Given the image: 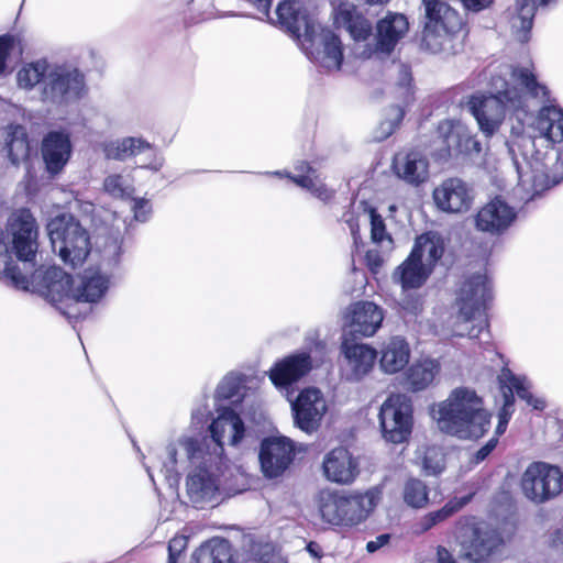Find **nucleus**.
<instances>
[{"mask_svg":"<svg viewBox=\"0 0 563 563\" xmlns=\"http://www.w3.org/2000/svg\"><path fill=\"white\" fill-rule=\"evenodd\" d=\"M86 92L84 76L76 68L54 66L42 88L44 102L65 106L81 98Z\"/></svg>","mask_w":563,"mask_h":563,"instance_id":"obj_13","label":"nucleus"},{"mask_svg":"<svg viewBox=\"0 0 563 563\" xmlns=\"http://www.w3.org/2000/svg\"><path fill=\"white\" fill-rule=\"evenodd\" d=\"M187 537L185 536H176L174 537L168 544V561L167 563H177L178 558L187 548Z\"/></svg>","mask_w":563,"mask_h":563,"instance_id":"obj_53","label":"nucleus"},{"mask_svg":"<svg viewBox=\"0 0 563 563\" xmlns=\"http://www.w3.org/2000/svg\"><path fill=\"white\" fill-rule=\"evenodd\" d=\"M536 12L534 0H516L511 12L510 24L520 42L528 40Z\"/></svg>","mask_w":563,"mask_h":563,"instance_id":"obj_43","label":"nucleus"},{"mask_svg":"<svg viewBox=\"0 0 563 563\" xmlns=\"http://www.w3.org/2000/svg\"><path fill=\"white\" fill-rule=\"evenodd\" d=\"M389 0H367L369 4H383L388 2Z\"/></svg>","mask_w":563,"mask_h":563,"instance_id":"obj_64","label":"nucleus"},{"mask_svg":"<svg viewBox=\"0 0 563 563\" xmlns=\"http://www.w3.org/2000/svg\"><path fill=\"white\" fill-rule=\"evenodd\" d=\"M0 276L18 289L37 292L57 307L68 318L79 313L76 305V283L62 268L53 266L21 273L19 266H10L5 245L0 241Z\"/></svg>","mask_w":563,"mask_h":563,"instance_id":"obj_4","label":"nucleus"},{"mask_svg":"<svg viewBox=\"0 0 563 563\" xmlns=\"http://www.w3.org/2000/svg\"><path fill=\"white\" fill-rule=\"evenodd\" d=\"M440 132L444 135L448 155L457 153H471L481 151L479 143L468 135L467 130L461 123L451 121L442 122L439 126Z\"/></svg>","mask_w":563,"mask_h":563,"instance_id":"obj_35","label":"nucleus"},{"mask_svg":"<svg viewBox=\"0 0 563 563\" xmlns=\"http://www.w3.org/2000/svg\"><path fill=\"white\" fill-rule=\"evenodd\" d=\"M47 234L53 252L71 267L80 266L92 246L88 231L70 214L53 218L47 223Z\"/></svg>","mask_w":563,"mask_h":563,"instance_id":"obj_6","label":"nucleus"},{"mask_svg":"<svg viewBox=\"0 0 563 563\" xmlns=\"http://www.w3.org/2000/svg\"><path fill=\"white\" fill-rule=\"evenodd\" d=\"M490 297V286L485 275L477 274L465 280L456 297V314L449 320L452 334L475 338L477 333L473 322Z\"/></svg>","mask_w":563,"mask_h":563,"instance_id":"obj_8","label":"nucleus"},{"mask_svg":"<svg viewBox=\"0 0 563 563\" xmlns=\"http://www.w3.org/2000/svg\"><path fill=\"white\" fill-rule=\"evenodd\" d=\"M368 269L373 274H378L384 264V256L376 249L368 250L365 255Z\"/></svg>","mask_w":563,"mask_h":563,"instance_id":"obj_54","label":"nucleus"},{"mask_svg":"<svg viewBox=\"0 0 563 563\" xmlns=\"http://www.w3.org/2000/svg\"><path fill=\"white\" fill-rule=\"evenodd\" d=\"M258 457L263 474L268 478L278 477L292 461V442L286 437L264 439L261 443Z\"/></svg>","mask_w":563,"mask_h":563,"instance_id":"obj_22","label":"nucleus"},{"mask_svg":"<svg viewBox=\"0 0 563 563\" xmlns=\"http://www.w3.org/2000/svg\"><path fill=\"white\" fill-rule=\"evenodd\" d=\"M435 208L448 214L468 212L475 202L474 188L461 178L451 177L442 180L432 190Z\"/></svg>","mask_w":563,"mask_h":563,"instance_id":"obj_17","label":"nucleus"},{"mask_svg":"<svg viewBox=\"0 0 563 563\" xmlns=\"http://www.w3.org/2000/svg\"><path fill=\"white\" fill-rule=\"evenodd\" d=\"M432 269L409 255L393 273V279L404 290L420 288L428 279Z\"/></svg>","mask_w":563,"mask_h":563,"instance_id":"obj_36","label":"nucleus"},{"mask_svg":"<svg viewBox=\"0 0 563 563\" xmlns=\"http://www.w3.org/2000/svg\"><path fill=\"white\" fill-rule=\"evenodd\" d=\"M443 252L442 238L438 233L428 232L416 239L410 255L433 271Z\"/></svg>","mask_w":563,"mask_h":563,"instance_id":"obj_37","label":"nucleus"},{"mask_svg":"<svg viewBox=\"0 0 563 563\" xmlns=\"http://www.w3.org/2000/svg\"><path fill=\"white\" fill-rule=\"evenodd\" d=\"M494 0H461L467 10L481 11L487 8Z\"/></svg>","mask_w":563,"mask_h":563,"instance_id":"obj_59","label":"nucleus"},{"mask_svg":"<svg viewBox=\"0 0 563 563\" xmlns=\"http://www.w3.org/2000/svg\"><path fill=\"white\" fill-rule=\"evenodd\" d=\"M306 54L328 71L339 70L343 62V47L338 35L317 23L298 42Z\"/></svg>","mask_w":563,"mask_h":563,"instance_id":"obj_11","label":"nucleus"},{"mask_svg":"<svg viewBox=\"0 0 563 563\" xmlns=\"http://www.w3.org/2000/svg\"><path fill=\"white\" fill-rule=\"evenodd\" d=\"M133 211L136 220L145 221L151 211L150 202L145 199L135 200Z\"/></svg>","mask_w":563,"mask_h":563,"instance_id":"obj_57","label":"nucleus"},{"mask_svg":"<svg viewBox=\"0 0 563 563\" xmlns=\"http://www.w3.org/2000/svg\"><path fill=\"white\" fill-rule=\"evenodd\" d=\"M290 407L294 424L308 434L320 428L329 409L325 395L317 387L300 390Z\"/></svg>","mask_w":563,"mask_h":563,"instance_id":"obj_16","label":"nucleus"},{"mask_svg":"<svg viewBox=\"0 0 563 563\" xmlns=\"http://www.w3.org/2000/svg\"><path fill=\"white\" fill-rule=\"evenodd\" d=\"M516 220V211L505 200L496 197L485 203L475 216V227L478 231L500 234Z\"/></svg>","mask_w":563,"mask_h":563,"instance_id":"obj_24","label":"nucleus"},{"mask_svg":"<svg viewBox=\"0 0 563 563\" xmlns=\"http://www.w3.org/2000/svg\"><path fill=\"white\" fill-rule=\"evenodd\" d=\"M211 439L195 437L194 441L199 450L211 455L217 453V459L223 462V445H236L244 437L245 428L242 419L232 409L225 408L212 421L209 427Z\"/></svg>","mask_w":563,"mask_h":563,"instance_id":"obj_12","label":"nucleus"},{"mask_svg":"<svg viewBox=\"0 0 563 563\" xmlns=\"http://www.w3.org/2000/svg\"><path fill=\"white\" fill-rule=\"evenodd\" d=\"M101 151L107 159L124 162L140 154H147L148 161L141 166L151 170H159L164 165L163 155L141 136H125L104 141Z\"/></svg>","mask_w":563,"mask_h":563,"instance_id":"obj_18","label":"nucleus"},{"mask_svg":"<svg viewBox=\"0 0 563 563\" xmlns=\"http://www.w3.org/2000/svg\"><path fill=\"white\" fill-rule=\"evenodd\" d=\"M296 169L301 172V174L295 176L286 174L285 176L322 201H327L332 197L333 192L319 179L314 169L303 163L296 167Z\"/></svg>","mask_w":563,"mask_h":563,"instance_id":"obj_44","label":"nucleus"},{"mask_svg":"<svg viewBox=\"0 0 563 563\" xmlns=\"http://www.w3.org/2000/svg\"><path fill=\"white\" fill-rule=\"evenodd\" d=\"M111 277L98 267L87 268L76 283V305L79 302H98L110 288Z\"/></svg>","mask_w":563,"mask_h":563,"instance_id":"obj_30","label":"nucleus"},{"mask_svg":"<svg viewBox=\"0 0 563 563\" xmlns=\"http://www.w3.org/2000/svg\"><path fill=\"white\" fill-rule=\"evenodd\" d=\"M424 26L460 31L462 19L446 0H422Z\"/></svg>","mask_w":563,"mask_h":563,"instance_id":"obj_33","label":"nucleus"},{"mask_svg":"<svg viewBox=\"0 0 563 563\" xmlns=\"http://www.w3.org/2000/svg\"><path fill=\"white\" fill-rule=\"evenodd\" d=\"M437 563H457V561L448 549L439 547L437 550Z\"/></svg>","mask_w":563,"mask_h":563,"instance_id":"obj_60","label":"nucleus"},{"mask_svg":"<svg viewBox=\"0 0 563 563\" xmlns=\"http://www.w3.org/2000/svg\"><path fill=\"white\" fill-rule=\"evenodd\" d=\"M166 452L162 473L167 481L176 482L179 468L188 467L186 493L195 507L203 508L218 501L223 462L217 459V453L209 455L199 450L191 434H181Z\"/></svg>","mask_w":563,"mask_h":563,"instance_id":"obj_2","label":"nucleus"},{"mask_svg":"<svg viewBox=\"0 0 563 563\" xmlns=\"http://www.w3.org/2000/svg\"><path fill=\"white\" fill-rule=\"evenodd\" d=\"M278 23L298 42L317 24L299 1L285 0L276 9Z\"/></svg>","mask_w":563,"mask_h":563,"instance_id":"obj_26","label":"nucleus"},{"mask_svg":"<svg viewBox=\"0 0 563 563\" xmlns=\"http://www.w3.org/2000/svg\"><path fill=\"white\" fill-rule=\"evenodd\" d=\"M73 153V145L67 133L51 132L42 142V156L47 173L52 176L59 174Z\"/></svg>","mask_w":563,"mask_h":563,"instance_id":"obj_27","label":"nucleus"},{"mask_svg":"<svg viewBox=\"0 0 563 563\" xmlns=\"http://www.w3.org/2000/svg\"><path fill=\"white\" fill-rule=\"evenodd\" d=\"M264 15H268V9L272 0H247Z\"/></svg>","mask_w":563,"mask_h":563,"instance_id":"obj_62","label":"nucleus"},{"mask_svg":"<svg viewBox=\"0 0 563 563\" xmlns=\"http://www.w3.org/2000/svg\"><path fill=\"white\" fill-rule=\"evenodd\" d=\"M377 51L390 53L397 42L408 32L409 23L400 13H388L377 23Z\"/></svg>","mask_w":563,"mask_h":563,"instance_id":"obj_34","label":"nucleus"},{"mask_svg":"<svg viewBox=\"0 0 563 563\" xmlns=\"http://www.w3.org/2000/svg\"><path fill=\"white\" fill-rule=\"evenodd\" d=\"M377 490L344 496L322 490L318 496V510L321 519L333 526H353L361 522L377 506Z\"/></svg>","mask_w":563,"mask_h":563,"instance_id":"obj_7","label":"nucleus"},{"mask_svg":"<svg viewBox=\"0 0 563 563\" xmlns=\"http://www.w3.org/2000/svg\"><path fill=\"white\" fill-rule=\"evenodd\" d=\"M498 379L504 394V406L499 412V420L495 430L496 435H500L506 431L512 415L514 393L536 410H543L545 408L544 399L531 394L530 383L525 377L516 376L505 368L501 371Z\"/></svg>","mask_w":563,"mask_h":563,"instance_id":"obj_19","label":"nucleus"},{"mask_svg":"<svg viewBox=\"0 0 563 563\" xmlns=\"http://www.w3.org/2000/svg\"><path fill=\"white\" fill-rule=\"evenodd\" d=\"M377 353L380 371L393 375L401 372L408 365L411 350L404 338L396 335L383 342Z\"/></svg>","mask_w":563,"mask_h":563,"instance_id":"obj_31","label":"nucleus"},{"mask_svg":"<svg viewBox=\"0 0 563 563\" xmlns=\"http://www.w3.org/2000/svg\"><path fill=\"white\" fill-rule=\"evenodd\" d=\"M521 487L528 499L543 503L562 492L563 473L559 467L543 462L532 463L522 475Z\"/></svg>","mask_w":563,"mask_h":563,"instance_id":"obj_15","label":"nucleus"},{"mask_svg":"<svg viewBox=\"0 0 563 563\" xmlns=\"http://www.w3.org/2000/svg\"><path fill=\"white\" fill-rule=\"evenodd\" d=\"M95 250L99 255L100 264L104 267H114L121 256V243L115 236H101L95 242Z\"/></svg>","mask_w":563,"mask_h":563,"instance_id":"obj_47","label":"nucleus"},{"mask_svg":"<svg viewBox=\"0 0 563 563\" xmlns=\"http://www.w3.org/2000/svg\"><path fill=\"white\" fill-rule=\"evenodd\" d=\"M332 18L335 26L345 29L356 42L366 40L371 34V23L358 13L356 7L351 2L339 3L333 9Z\"/></svg>","mask_w":563,"mask_h":563,"instance_id":"obj_32","label":"nucleus"},{"mask_svg":"<svg viewBox=\"0 0 563 563\" xmlns=\"http://www.w3.org/2000/svg\"><path fill=\"white\" fill-rule=\"evenodd\" d=\"M501 540L497 532L485 525L467 527L459 537L461 563H489Z\"/></svg>","mask_w":563,"mask_h":563,"instance_id":"obj_14","label":"nucleus"},{"mask_svg":"<svg viewBox=\"0 0 563 563\" xmlns=\"http://www.w3.org/2000/svg\"><path fill=\"white\" fill-rule=\"evenodd\" d=\"M427 475H438L444 470V453L439 446H427L418 452Z\"/></svg>","mask_w":563,"mask_h":563,"instance_id":"obj_50","label":"nucleus"},{"mask_svg":"<svg viewBox=\"0 0 563 563\" xmlns=\"http://www.w3.org/2000/svg\"><path fill=\"white\" fill-rule=\"evenodd\" d=\"M529 126L536 136L550 143L563 142V109L556 106H542L532 118Z\"/></svg>","mask_w":563,"mask_h":563,"instance_id":"obj_29","label":"nucleus"},{"mask_svg":"<svg viewBox=\"0 0 563 563\" xmlns=\"http://www.w3.org/2000/svg\"><path fill=\"white\" fill-rule=\"evenodd\" d=\"M429 159L418 150L395 155L391 169L395 176L409 186L418 187L429 180Z\"/></svg>","mask_w":563,"mask_h":563,"instance_id":"obj_23","label":"nucleus"},{"mask_svg":"<svg viewBox=\"0 0 563 563\" xmlns=\"http://www.w3.org/2000/svg\"><path fill=\"white\" fill-rule=\"evenodd\" d=\"M103 191L114 199H128L134 192V183L130 173H111L102 184Z\"/></svg>","mask_w":563,"mask_h":563,"instance_id":"obj_46","label":"nucleus"},{"mask_svg":"<svg viewBox=\"0 0 563 563\" xmlns=\"http://www.w3.org/2000/svg\"><path fill=\"white\" fill-rule=\"evenodd\" d=\"M556 162L563 166V151L556 156ZM553 163V157L545 155L542 158H528L527 153L521 164L516 161L519 178L516 195L520 200L531 201L563 179V173H552Z\"/></svg>","mask_w":563,"mask_h":563,"instance_id":"obj_9","label":"nucleus"},{"mask_svg":"<svg viewBox=\"0 0 563 563\" xmlns=\"http://www.w3.org/2000/svg\"><path fill=\"white\" fill-rule=\"evenodd\" d=\"M439 430L459 439H478L490 426V413L475 389L456 387L430 410Z\"/></svg>","mask_w":563,"mask_h":563,"instance_id":"obj_3","label":"nucleus"},{"mask_svg":"<svg viewBox=\"0 0 563 563\" xmlns=\"http://www.w3.org/2000/svg\"><path fill=\"white\" fill-rule=\"evenodd\" d=\"M196 563H229L230 547L223 539H211L194 554Z\"/></svg>","mask_w":563,"mask_h":563,"instance_id":"obj_45","label":"nucleus"},{"mask_svg":"<svg viewBox=\"0 0 563 563\" xmlns=\"http://www.w3.org/2000/svg\"><path fill=\"white\" fill-rule=\"evenodd\" d=\"M13 40L11 36H0V74L5 69L7 58L12 48Z\"/></svg>","mask_w":563,"mask_h":563,"instance_id":"obj_55","label":"nucleus"},{"mask_svg":"<svg viewBox=\"0 0 563 563\" xmlns=\"http://www.w3.org/2000/svg\"><path fill=\"white\" fill-rule=\"evenodd\" d=\"M382 437L385 441L401 444L409 440L413 428L411 400L404 394H391L378 412Z\"/></svg>","mask_w":563,"mask_h":563,"instance_id":"obj_10","label":"nucleus"},{"mask_svg":"<svg viewBox=\"0 0 563 563\" xmlns=\"http://www.w3.org/2000/svg\"><path fill=\"white\" fill-rule=\"evenodd\" d=\"M341 371L349 382H360L374 368L377 351L367 343L344 339L341 344Z\"/></svg>","mask_w":563,"mask_h":563,"instance_id":"obj_20","label":"nucleus"},{"mask_svg":"<svg viewBox=\"0 0 563 563\" xmlns=\"http://www.w3.org/2000/svg\"><path fill=\"white\" fill-rule=\"evenodd\" d=\"M492 93L487 97H472L470 110L479 130L486 136L499 131L508 112H528L532 100H548V89L537 82L529 69H512L505 66L492 77Z\"/></svg>","mask_w":563,"mask_h":563,"instance_id":"obj_1","label":"nucleus"},{"mask_svg":"<svg viewBox=\"0 0 563 563\" xmlns=\"http://www.w3.org/2000/svg\"><path fill=\"white\" fill-rule=\"evenodd\" d=\"M400 73H401V76H402V84L404 85H407L409 84V80H410V74H409V70L406 66H400Z\"/></svg>","mask_w":563,"mask_h":563,"instance_id":"obj_63","label":"nucleus"},{"mask_svg":"<svg viewBox=\"0 0 563 563\" xmlns=\"http://www.w3.org/2000/svg\"><path fill=\"white\" fill-rule=\"evenodd\" d=\"M552 547L558 552H563V528L554 532L552 537Z\"/></svg>","mask_w":563,"mask_h":563,"instance_id":"obj_61","label":"nucleus"},{"mask_svg":"<svg viewBox=\"0 0 563 563\" xmlns=\"http://www.w3.org/2000/svg\"><path fill=\"white\" fill-rule=\"evenodd\" d=\"M440 372V364L432 358H422L415 362L408 369L406 380L409 388L420 391L428 388Z\"/></svg>","mask_w":563,"mask_h":563,"instance_id":"obj_40","label":"nucleus"},{"mask_svg":"<svg viewBox=\"0 0 563 563\" xmlns=\"http://www.w3.org/2000/svg\"><path fill=\"white\" fill-rule=\"evenodd\" d=\"M51 66L45 59H38L23 65L16 73V84L20 89L30 91L36 85L48 80Z\"/></svg>","mask_w":563,"mask_h":563,"instance_id":"obj_42","label":"nucleus"},{"mask_svg":"<svg viewBox=\"0 0 563 563\" xmlns=\"http://www.w3.org/2000/svg\"><path fill=\"white\" fill-rule=\"evenodd\" d=\"M402 498L408 507L421 509L429 504V489L422 481L411 478L404 485Z\"/></svg>","mask_w":563,"mask_h":563,"instance_id":"obj_48","label":"nucleus"},{"mask_svg":"<svg viewBox=\"0 0 563 563\" xmlns=\"http://www.w3.org/2000/svg\"><path fill=\"white\" fill-rule=\"evenodd\" d=\"M389 534H380L376 537L375 540H371L367 542L366 550L369 553L376 552L377 550H379L389 542Z\"/></svg>","mask_w":563,"mask_h":563,"instance_id":"obj_58","label":"nucleus"},{"mask_svg":"<svg viewBox=\"0 0 563 563\" xmlns=\"http://www.w3.org/2000/svg\"><path fill=\"white\" fill-rule=\"evenodd\" d=\"M322 471L329 482L351 484L358 474V464L347 449L339 446L324 455Z\"/></svg>","mask_w":563,"mask_h":563,"instance_id":"obj_25","label":"nucleus"},{"mask_svg":"<svg viewBox=\"0 0 563 563\" xmlns=\"http://www.w3.org/2000/svg\"><path fill=\"white\" fill-rule=\"evenodd\" d=\"M384 310L372 301H356L346 307L343 327L351 333L364 338L373 336L382 327Z\"/></svg>","mask_w":563,"mask_h":563,"instance_id":"obj_21","label":"nucleus"},{"mask_svg":"<svg viewBox=\"0 0 563 563\" xmlns=\"http://www.w3.org/2000/svg\"><path fill=\"white\" fill-rule=\"evenodd\" d=\"M457 32L459 31H445L441 27L424 26L422 47L432 54H454L459 46L455 36Z\"/></svg>","mask_w":563,"mask_h":563,"instance_id":"obj_39","label":"nucleus"},{"mask_svg":"<svg viewBox=\"0 0 563 563\" xmlns=\"http://www.w3.org/2000/svg\"><path fill=\"white\" fill-rule=\"evenodd\" d=\"M404 110L399 107H393L389 109L388 118L383 121L377 130L376 137L377 140L382 141L387 139L395 129L399 125L404 118Z\"/></svg>","mask_w":563,"mask_h":563,"instance_id":"obj_52","label":"nucleus"},{"mask_svg":"<svg viewBox=\"0 0 563 563\" xmlns=\"http://www.w3.org/2000/svg\"><path fill=\"white\" fill-rule=\"evenodd\" d=\"M38 225L29 209L13 211L0 232V241L5 245L10 266H19L21 273L31 272L35 267L38 250Z\"/></svg>","mask_w":563,"mask_h":563,"instance_id":"obj_5","label":"nucleus"},{"mask_svg":"<svg viewBox=\"0 0 563 563\" xmlns=\"http://www.w3.org/2000/svg\"><path fill=\"white\" fill-rule=\"evenodd\" d=\"M3 151L13 165L24 163L29 158L30 143L23 126L10 125L4 130Z\"/></svg>","mask_w":563,"mask_h":563,"instance_id":"obj_38","label":"nucleus"},{"mask_svg":"<svg viewBox=\"0 0 563 563\" xmlns=\"http://www.w3.org/2000/svg\"><path fill=\"white\" fill-rule=\"evenodd\" d=\"M217 395L224 399L238 401L246 395L244 378L235 373H230L222 378L217 388Z\"/></svg>","mask_w":563,"mask_h":563,"instance_id":"obj_49","label":"nucleus"},{"mask_svg":"<svg viewBox=\"0 0 563 563\" xmlns=\"http://www.w3.org/2000/svg\"><path fill=\"white\" fill-rule=\"evenodd\" d=\"M471 498L472 495H467L461 498H453L448 501L441 509L424 515L413 525V533L422 534L427 532L431 528L448 519L454 512L462 509L471 500Z\"/></svg>","mask_w":563,"mask_h":563,"instance_id":"obj_41","label":"nucleus"},{"mask_svg":"<svg viewBox=\"0 0 563 563\" xmlns=\"http://www.w3.org/2000/svg\"><path fill=\"white\" fill-rule=\"evenodd\" d=\"M366 216L371 222L372 241L390 250L393 241L391 238L386 233L385 223L382 217L377 214L374 209H371Z\"/></svg>","mask_w":563,"mask_h":563,"instance_id":"obj_51","label":"nucleus"},{"mask_svg":"<svg viewBox=\"0 0 563 563\" xmlns=\"http://www.w3.org/2000/svg\"><path fill=\"white\" fill-rule=\"evenodd\" d=\"M310 369V356L307 353H297L276 362L268 374L276 387H287L302 378Z\"/></svg>","mask_w":563,"mask_h":563,"instance_id":"obj_28","label":"nucleus"},{"mask_svg":"<svg viewBox=\"0 0 563 563\" xmlns=\"http://www.w3.org/2000/svg\"><path fill=\"white\" fill-rule=\"evenodd\" d=\"M497 444V439H490L483 448H481L472 457H470V462L472 464H478L484 461L489 453L495 449Z\"/></svg>","mask_w":563,"mask_h":563,"instance_id":"obj_56","label":"nucleus"}]
</instances>
